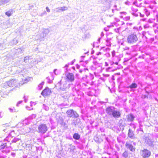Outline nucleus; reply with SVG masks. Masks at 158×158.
<instances>
[{"instance_id":"obj_17","label":"nucleus","mask_w":158,"mask_h":158,"mask_svg":"<svg viewBox=\"0 0 158 158\" xmlns=\"http://www.w3.org/2000/svg\"><path fill=\"white\" fill-rule=\"evenodd\" d=\"M145 141L149 146H152L153 145V141L152 139H145Z\"/></svg>"},{"instance_id":"obj_44","label":"nucleus","mask_w":158,"mask_h":158,"mask_svg":"<svg viewBox=\"0 0 158 158\" xmlns=\"http://www.w3.org/2000/svg\"><path fill=\"white\" fill-rule=\"evenodd\" d=\"M3 115V113L1 111L0 112V118H2Z\"/></svg>"},{"instance_id":"obj_61","label":"nucleus","mask_w":158,"mask_h":158,"mask_svg":"<svg viewBox=\"0 0 158 158\" xmlns=\"http://www.w3.org/2000/svg\"><path fill=\"white\" fill-rule=\"evenodd\" d=\"M16 139V140H13V141H14L15 142H16L18 140H19L20 139Z\"/></svg>"},{"instance_id":"obj_30","label":"nucleus","mask_w":158,"mask_h":158,"mask_svg":"<svg viewBox=\"0 0 158 158\" xmlns=\"http://www.w3.org/2000/svg\"><path fill=\"white\" fill-rule=\"evenodd\" d=\"M73 138H80V135L77 133H75L74 134L73 136Z\"/></svg>"},{"instance_id":"obj_42","label":"nucleus","mask_w":158,"mask_h":158,"mask_svg":"<svg viewBox=\"0 0 158 158\" xmlns=\"http://www.w3.org/2000/svg\"><path fill=\"white\" fill-rule=\"evenodd\" d=\"M85 56H81V61H80V63H81V64H82V63H83V60H84V58L85 57Z\"/></svg>"},{"instance_id":"obj_35","label":"nucleus","mask_w":158,"mask_h":158,"mask_svg":"<svg viewBox=\"0 0 158 158\" xmlns=\"http://www.w3.org/2000/svg\"><path fill=\"white\" fill-rule=\"evenodd\" d=\"M36 114H32L31 115V116H30L29 117V118L30 119H31L35 118H36Z\"/></svg>"},{"instance_id":"obj_9","label":"nucleus","mask_w":158,"mask_h":158,"mask_svg":"<svg viewBox=\"0 0 158 158\" xmlns=\"http://www.w3.org/2000/svg\"><path fill=\"white\" fill-rule=\"evenodd\" d=\"M115 108L113 106H110L106 109V112L109 115H112Z\"/></svg>"},{"instance_id":"obj_38","label":"nucleus","mask_w":158,"mask_h":158,"mask_svg":"<svg viewBox=\"0 0 158 158\" xmlns=\"http://www.w3.org/2000/svg\"><path fill=\"white\" fill-rule=\"evenodd\" d=\"M52 73H54V74L56 75H58L59 73L57 71V69H54L53 72Z\"/></svg>"},{"instance_id":"obj_4","label":"nucleus","mask_w":158,"mask_h":158,"mask_svg":"<svg viewBox=\"0 0 158 158\" xmlns=\"http://www.w3.org/2000/svg\"><path fill=\"white\" fill-rule=\"evenodd\" d=\"M38 131L42 134L44 133L47 130V127L46 124H42L38 127Z\"/></svg>"},{"instance_id":"obj_11","label":"nucleus","mask_w":158,"mask_h":158,"mask_svg":"<svg viewBox=\"0 0 158 158\" xmlns=\"http://www.w3.org/2000/svg\"><path fill=\"white\" fill-rule=\"evenodd\" d=\"M120 115L121 114L120 112L117 110L116 109L112 115L114 118H119L120 116Z\"/></svg>"},{"instance_id":"obj_60","label":"nucleus","mask_w":158,"mask_h":158,"mask_svg":"<svg viewBox=\"0 0 158 158\" xmlns=\"http://www.w3.org/2000/svg\"><path fill=\"white\" fill-rule=\"evenodd\" d=\"M104 30H105V31H108V29L107 28H106V27L105 28H104Z\"/></svg>"},{"instance_id":"obj_22","label":"nucleus","mask_w":158,"mask_h":158,"mask_svg":"<svg viewBox=\"0 0 158 158\" xmlns=\"http://www.w3.org/2000/svg\"><path fill=\"white\" fill-rule=\"evenodd\" d=\"M134 135V134L133 131L130 129L129 130V132L128 133V136L130 138H131Z\"/></svg>"},{"instance_id":"obj_54","label":"nucleus","mask_w":158,"mask_h":158,"mask_svg":"<svg viewBox=\"0 0 158 158\" xmlns=\"http://www.w3.org/2000/svg\"><path fill=\"white\" fill-rule=\"evenodd\" d=\"M76 68L77 69H79L80 68V66L78 64L76 65Z\"/></svg>"},{"instance_id":"obj_18","label":"nucleus","mask_w":158,"mask_h":158,"mask_svg":"<svg viewBox=\"0 0 158 158\" xmlns=\"http://www.w3.org/2000/svg\"><path fill=\"white\" fill-rule=\"evenodd\" d=\"M49 31L48 29H44L43 32V37H44L46 36V35L49 33Z\"/></svg>"},{"instance_id":"obj_36","label":"nucleus","mask_w":158,"mask_h":158,"mask_svg":"<svg viewBox=\"0 0 158 158\" xmlns=\"http://www.w3.org/2000/svg\"><path fill=\"white\" fill-rule=\"evenodd\" d=\"M130 19V16H126L123 18L124 20L126 21L129 20Z\"/></svg>"},{"instance_id":"obj_45","label":"nucleus","mask_w":158,"mask_h":158,"mask_svg":"<svg viewBox=\"0 0 158 158\" xmlns=\"http://www.w3.org/2000/svg\"><path fill=\"white\" fill-rule=\"evenodd\" d=\"M132 14L135 17H137L138 16V15L136 13H132Z\"/></svg>"},{"instance_id":"obj_37","label":"nucleus","mask_w":158,"mask_h":158,"mask_svg":"<svg viewBox=\"0 0 158 158\" xmlns=\"http://www.w3.org/2000/svg\"><path fill=\"white\" fill-rule=\"evenodd\" d=\"M9 109L10 112H15V109L14 108H9Z\"/></svg>"},{"instance_id":"obj_50","label":"nucleus","mask_w":158,"mask_h":158,"mask_svg":"<svg viewBox=\"0 0 158 158\" xmlns=\"http://www.w3.org/2000/svg\"><path fill=\"white\" fill-rule=\"evenodd\" d=\"M121 14H123L124 15H126L127 14V12H120Z\"/></svg>"},{"instance_id":"obj_2","label":"nucleus","mask_w":158,"mask_h":158,"mask_svg":"<svg viewBox=\"0 0 158 158\" xmlns=\"http://www.w3.org/2000/svg\"><path fill=\"white\" fill-rule=\"evenodd\" d=\"M151 151L146 148L141 150L140 155L143 158H149L151 155Z\"/></svg>"},{"instance_id":"obj_52","label":"nucleus","mask_w":158,"mask_h":158,"mask_svg":"<svg viewBox=\"0 0 158 158\" xmlns=\"http://www.w3.org/2000/svg\"><path fill=\"white\" fill-rule=\"evenodd\" d=\"M127 26H131L132 24V23H127Z\"/></svg>"},{"instance_id":"obj_33","label":"nucleus","mask_w":158,"mask_h":158,"mask_svg":"<svg viewBox=\"0 0 158 158\" xmlns=\"http://www.w3.org/2000/svg\"><path fill=\"white\" fill-rule=\"evenodd\" d=\"M27 120L26 119L25 120L23 121V123H19L17 125V127H21L23 126V124L24 123V122L26 121Z\"/></svg>"},{"instance_id":"obj_55","label":"nucleus","mask_w":158,"mask_h":158,"mask_svg":"<svg viewBox=\"0 0 158 158\" xmlns=\"http://www.w3.org/2000/svg\"><path fill=\"white\" fill-rule=\"evenodd\" d=\"M104 35V34L103 33V32H102L101 33V37H102Z\"/></svg>"},{"instance_id":"obj_49","label":"nucleus","mask_w":158,"mask_h":158,"mask_svg":"<svg viewBox=\"0 0 158 158\" xmlns=\"http://www.w3.org/2000/svg\"><path fill=\"white\" fill-rule=\"evenodd\" d=\"M26 108L27 110H31L32 109V108H31L30 107L28 106H27Z\"/></svg>"},{"instance_id":"obj_19","label":"nucleus","mask_w":158,"mask_h":158,"mask_svg":"<svg viewBox=\"0 0 158 158\" xmlns=\"http://www.w3.org/2000/svg\"><path fill=\"white\" fill-rule=\"evenodd\" d=\"M6 141V140H4V142H2V141L0 140V147H1L2 148L4 149L6 147V142L4 143Z\"/></svg>"},{"instance_id":"obj_14","label":"nucleus","mask_w":158,"mask_h":158,"mask_svg":"<svg viewBox=\"0 0 158 158\" xmlns=\"http://www.w3.org/2000/svg\"><path fill=\"white\" fill-rule=\"evenodd\" d=\"M11 0H0V6H3L8 3Z\"/></svg>"},{"instance_id":"obj_63","label":"nucleus","mask_w":158,"mask_h":158,"mask_svg":"<svg viewBox=\"0 0 158 158\" xmlns=\"http://www.w3.org/2000/svg\"><path fill=\"white\" fill-rule=\"evenodd\" d=\"M101 39V38L100 37V38H99L98 39V41L99 42H100V40Z\"/></svg>"},{"instance_id":"obj_43","label":"nucleus","mask_w":158,"mask_h":158,"mask_svg":"<svg viewBox=\"0 0 158 158\" xmlns=\"http://www.w3.org/2000/svg\"><path fill=\"white\" fill-rule=\"evenodd\" d=\"M155 131H158V124H156V125L155 126Z\"/></svg>"},{"instance_id":"obj_6","label":"nucleus","mask_w":158,"mask_h":158,"mask_svg":"<svg viewBox=\"0 0 158 158\" xmlns=\"http://www.w3.org/2000/svg\"><path fill=\"white\" fill-rule=\"evenodd\" d=\"M66 78L68 82H72L74 80V74L72 73H69L66 75Z\"/></svg>"},{"instance_id":"obj_41","label":"nucleus","mask_w":158,"mask_h":158,"mask_svg":"<svg viewBox=\"0 0 158 158\" xmlns=\"http://www.w3.org/2000/svg\"><path fill=\"white\" fill-rule=\"evenodd\" d=\"M130 125L132 127L134 128V129H135V128H136V126L135 124L131 123L130 124Z\"/></svg>"},{"instance_id":"obj_32","label":"nucleus","mask_w":158,"mask_h":158,"mask_svg":"<svg viewBox=\"0 0 158 158\" xmlns=\"http://www.w3.org/2000/svg\"><path fill=\"white\" fill-rule=\"evenodd\" d=\"M42 107L46 111L48 110L49 109L48 106L44 104L43 105Z\"/></svg>"},{"instance_id":"obj_21","label":"nucleus","mask_w":158,"mask_h":158,"mask_svg":"<svg viewBox=\"0 0 158 158\" xmlns=\"http://www.w3.org/2000/svg\"><path fill=\"white\" fill-rule=\"evenodd\" d=\"M15 134L14 131H12L9 135L8 137H6V138H10L14 137V138H16L15 136Z\"/></svg>"},{"instance_id":"obj_29","label":"nucleus","mask_w":158,"mask_h":158,"mask_svg":"<svg viewBox=\"0 0 158 158\" xmlns=\"http://www.w3.org/2000/svg\"><path fill=\"white\" fill-rule=\"evenodd\" d=\"M144 28H152V25H151L150 23H148L145 24L143 26Z\"/></svg>"},{"instance_id":"obj_40","label":"nucleus","mask_w":158,"mask_h":158,"mask_svg":"<svg viewBox=\"0 0 158 158\" xmlns=\"http://www.w3.org/2000/svg\"><path fill=\"white\" fill-rule=\"evenodd\" d=\"M23 98L24 99V101L25 102H26L27 101L28 99V96H24Z\"/></svg>"},{"instance_id":"obj_25","label":"nucleus","mask_w":158,"mask_h":158,"mask_svg":"<svg viewBox=\"0 0 158 158\" xmlns=\"http://www.w3.org/2000/svg\"><path fill=\"white\" fill-rule=\"evenodd\" d=\"M155 18H150L148 19L147 22L150 24L152 23H154V22H155Z\"/></svg>"},{"instance_id":"obj_20","label":"nucleus","mask_w":158,"mask_h":158,"mask_svg":"<svg viewBox=\"0 0 158 158\" xmlns=\"http://www.w3.org/2000/svg\"><path fill=\"white\" fill-rule=\"evenodd\" d=\"M69 146L70 148H69V149H70V153L73 154L74 152V150L75 148V147L73 145L72 146L71 145H70Z\"/></svg>"},{"instance_id":"obj_28","label":"nucleus","mask_w":158,"mask_h":158,"mask_svg":"<svg viewBox=\"0 0 158 158\" xmlns=\"http://www.w3.org/2000/svg\"><path fill=\"white\" fill-rule=\"evenodd\" d=\"M115 51L114 50H113V51L112 52V56L113 57V60H115V58H117V59H118V57H117V56H115Z\"/></svg>"},{"instance_id":"obj_7","label":"nucleus","mask_w":158,"mask_h":158,"mask_svg":"<svg viewBox=\"0 0 158 158\" xmlns=\"http://www.w3.org/2000/svg\"><path fill=\"white\" fill-rule=\"evenodd\" d=\"M51 90L48 87H46L41 93V94L44 97L50 95L51 94Z\"/></svg>"},{"instance_id":"obj_16","label":"nucleus","mask_w":158,"mask_h":158,"mask_svg":"<svg viewBox=\"0 0 158 158\" xmlns=\"http://www.w3.org/2000/svg\"><path fill=\"white\" fill-rule=\"evenodd\" d=\"M50 74L52 77V79H50L49 77H47L46 78V79L48 80V82L49 83L51 84L52 83V80H53L54 76H53V73H52V72H50Z\"/></svg>"},{"instance_id":"obj_3","label":"nucleus","mask_w":158,"mask_h":158,"mask_svg":"<svg viewBox=\"0 0 158 158\" xmlns=\"http://www.w3.org/2000/svg\"><path fill=\"white\" fill-rule=\"evenodd\" d=\"M66 113L68 117L69 118L73 117L75 118H76L79 117L78 114L73 110H69L66 111Z\"/></svg>"},{"instance_id":"obj_8","label":"nucleus","mask_w":158,"mask_h":158,"mask_svg":"<svg viewBox=\"0 0 158 158\" xmlns=\"http://www.w3.org/2000/svg\"><path fill=\"white\" fill-rule=\"evenodd\" d=\"M68 10V7L67 6L59 7L54 9V12H60V11H64Z\"/></svg>"},{"instance_id":"obj_1","label":"nucleus","mask_w":158,"mask_h":158,"mask_svg":"<svg viewBox=\"0 0 158 158\" xmlns=\"http://www.w3.org/2000/svg\"><path fill=\"white\" fill-rule=\"evenodd\" d=\"M138 40V38L136 34H131L127 36V42L128 44H133Z\"/></svg>"},{"instance_id":"obj_15","label":"nucleus","mask_w":158,"mask_h":158,"mask_svg":"<svg viewBox=\"0 0 158 158\" xmlns=\"http://www.w3.org/2000/svg\"><path fill=\"white\" fill-rule=\"evenodd\" d=\"M14 12L13 9H10L7 11L5 13V14L8 16H10Z\"/></svg>"},{"instance_id":"obj_56","label":"nucleus","mask_w":158,"mask_h":158,"mask_svg":"<svg viewBox=\"0 0 158 158\" xmlns=\"http://www.w3.org/2000/svg\"><path fill=\"white\" fill-rule=\"evenodd\" d=\"M129 60V59H128V58H125V62Z\"/></svg>"},{"instance_id":"obj_62","label":"nucleus","mask_w":158,"mask_h":158,"mask_svg":"<svg viewBox=\"0 0 158 158\" xmlns=\"http://www.w3.org/2000/svg\"><path fill=\"white\" fill-rule=\"evenodd\" d=\"M129 2H125V4L127 5H129Z\"/></svg>"},{"instance_id":"obj_34","label":"nucleus","mask_w":158,"mask_h":158,"mask_svg":"<svg viewBox=\"0 0 158 158\" xmlns=\"http://www.w3.org/2000/svg\"><path fill=\"white\" fill-rule=\"evenodd\" d=\"M97 143H99L103 141L102 139H94Z\"/></svg>"},{"instance_id":"obj_48","label":"nucleus","mask_w":158,"mask_h":158,"mask_svg":"<svg viewBox=\"0 0 158 158\" xmlns=\"http://www.w3.org/2000/svg\"><path fill=\"white\" fill-rule=\"evenodd\" d=\"M46 9L48 12H50V10L48 7H46Z\"/></svg>"},{"instance_id":"obj_51","label":"nucleus","mask_w":158,"mask_h":158,"mask_svg":"<svg viewBox=\"0 0 158 158\" xmlns=\"http://www.w3.org/2000/svg\"><path fill=\"white\" fill-rule=\"evenodd\" d=\"M105 55L107 57H109L110 56V54L109 53L106 54Z\"/></svg>"},{"instance_id":"obj_24","label":"nucleus","mask_w":158,"mask_h":158,"mask_svg":"<svg viewBox=\"0 0 158 158\" xmlns=\"http://www.w3.org/2000/svg\"><path fill=\"white\" fill-rule=\"evenodd\" d=\"M128 156V153L127 151H125L123 154L122 156L125 158H127Z\"/></svg>"},{"instance_id":"obj_59","label":"nucleus","mask_w":158,"mask_h":158,"mask_svg":"<svg viewBox=\"0 0 158 158\" xmlns=\"http://www.w3.org/2000/svg\"><path fill=\"white\" fill-rule=\"evenodd\" d=\"M140 16L141 17H143L144 16V15H142L141 13H140Z\"/></svg>"},{"instance_id":"obj_64","label":"nucleus","mask_w":158,"mask_h":158,"mask_svg":"<svg viewBox=\"0 0 158 158\" xmlns=\"http://www.w3.org/2000/svg\"><path fill=\"white\" fill-rule=\"evenodd\" d=\"M34 102H31V106H32V105H33V104H34Z\"/></svg>"},{"instance_id":"obj_53","label":"nucleus","mask_w":158,"mask_h":158,"mask_svg":"<svg viewBox=\"0 0 158 158\" xmlns=\"http://www.w3.org/2000/svg\"><path fill=\"white\" fill-rule=\"evenodd\" d=\"M154 32L155 33H158V31L157 30V29H154Z\"/></svg>"},{"instance_id":"obj_5","label":"nucleus","mask_w":158,"mask_h":158,"mask_svg":"<svg viewBox=\"0 0 158 158\" xmlns=\"http://www.w3.org/2000/svg\"><path fill=\"white\" fill-rule=\"evenodd\" d=\"M17 81L14 79H11L9 81L6 82L5 83V84L10 87H13L15 85H17Z\"/></svg>"},{"instance_id":"obj_58","label":"nucleus","mask_w":158,"mask_h":158,"mask_svg":"<svg viewBox=\"0 0 158 158\" xmlns=\"http://www.w3.org/2000/svg\"><path fill=\"white\" fill-rule=\"evenodd\" d=\"M11 155L13 156H15V153L13 152H12L11 153Z\"/></svg>"},{"instance_id":"obj_13","label":"nucleus","mask_w":158,"mask_h":158,"mask_svg":"<svg viewBox=\"0 0 158 158\" xmlns=\"http://www.w3.org/2000/svg\"><path fill=\"white\" fill-rule=\"evenodd\" d=\"M75 61V59H74L73 60H72L71 62L68 63V64H66L65 66L63 67L65 69V72H67L68 71V68L69 65H73V64L74 63Z\"/></svg>"},{"instance_id":"obj_10","label":"nucleus","mask_w":158,"mask_h":158,"mask_svg":"<svg viewBox=\"0 0 158 158\" xmlns=\"http://www.w3.org/2000/svg\"><path fill=\"white\" fill-rule=\"evenodd\" d=\"M126 147L128 149L131 151L134 152L135 151V148L134 147L132 144L127 142L125 144Z\"/></svg>"},{"instance_id":"obj_57","label":"nucleus","mask_w":158,"mask_h":158,"mask_svg":"<svg viewBox=\"0 0 158 158\" xmlns=\"http://www.w3.org/2000/svg\"><path fill=\"white\" fill-rule=\"evenodd\" d=\"M105 64L106 66H108V64L107 62H105Z\"/></svg>"},{"instance_id":"obj_31","label":"nucleus","mask_w":158,"mask_h":158,"mask_svg":"<svg viewBox=\"0 0 158 158\" xmlns=\"http://www.w3.org/2000/svg\"><path fill=\"white\" fill-rule=\"evenodd\" d=\"M44 82L43 81L38 85V89H39L40 90L42 89L43 86L44 84Z\"/></svg>"},{"instance_id":"obj_46","label":"nucleus","mask_w":158,"mask_h":158,"mask_svg":"<svg viewBox=\"0 0 158 158\" xmlns=\"http://www.w3.org/2000/svg\"><path fill=\"white\" fill-rule=\"evenodd\" d=\"M22 102V101H19L16 104L17 106H19V104L21 103Z\"/></svg>"},{"instance_id":"obj_12","label":"nucleus","mask_w":158,"mask_h":158,"mask_svg":"<svg viewBox=\"0 0 158 158\" xmlns=\"http://www.w3.org/2000/svg\"><path fill=\"white\" fill-rule=\"evenodd\" d=\"M134 118L135 117L132 114H130L127 116V119L128 121H133Z\"/></svg>"},{"instance_id":"obj_26","label":"nucleus","mask_w":158,"mask_h":158,"mask_svg":"<svg viewBox=\"0 0 158 158\" xmlns=\"http://www.w3.org/2000/svg\"><path fill=\"white\" fill-rule=\"evenodd\" d=\"M137 86V84L135 83H133L129 87L131 89L135 88Z\"/></svg>"},{"instance_id":"obj_23","label":"nucleus","mask_w":158,"mask_h":158,"mask_svg":"<svg viewBox=\"0 0 158 158\" xmlns=\"http://www.w3.org/2000/svg\"><path fill=\"white\" fill-rule=\"evenodd\" d=\"M119 126L120 127L123 128L125 126V123H124L123 120L122 119H120L119 122Z\"/></svg>"},{"instance_id":"obj_47","label":"nucleus","mask_w":158,"mask_h":158,"mask_svg":"<svg viewBox=\"0 0 158 158\" xmlns=\"http://www.w3.org/2000/svg\"><path fill=\"white\" fill-rule=\"evenodd\" d=\"M118 60L117 61H116L115 63L114 62H113V64H115L116 65H118V61H119L120 60L119 59V58H118V59H117Z\"/></svg>"},{"instance_id":"obj_39","label":"nucleus","mask_w":158,"mask_h":158,"mask_svg":"<svg viewBox=\"0 0 158 158\" xmlns=\"http://www.w3.org/2000/svg\"><path fill=\"white\" fill-rule=\"evenodd\" d=\"M29 58L28 57V56L25 57L24 59V61L26 63L27 62V60H29Z\"/></svg>"},{"instance_id":"obj_27","label":"nucleus","mask_w":158,"mask_h":158,"mask_svg":"<svg viewBox=\"0 0 158 158\" xmlns=\"http://www.w3.org/2000/svg\"><path fill=\"white\" fill-rule=\"evenodd\" d=\"M152 27L154 29H158V24L154 23H153L152 25Z\"/></svg>"}]
</instances>
